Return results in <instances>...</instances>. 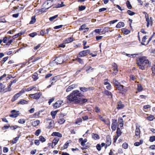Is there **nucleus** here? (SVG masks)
Returning <instances> with one entry per match:
<instances>
[{
  "instance_id": "58836bf2",
  "label": "nucleus",
  "mask_w": 155,
  "mask_h": 155,
  "mask_svg": "<svg viewBox=\"0 0 155 155\" xmlns=\"http://www.w3.org/2000/svg\"><path fill=\"white\" fill-rule=\"evenodd\" d=\"M82 122V119L81 118H78L75 122V124H80V123Z\"/></svg>"
},
{
  "instance_id": "7ed1b4c3",
  "label": "nucleus",
  "mask_w": 155,
  "mask_h": 155,
  "mask_svg": "<svg viewBox=\"0 0 155 155\" xmlns=\"http://www.w3.org/2000/svg\"><path fill=\"white\" fill-rule=\"evenodd\" d=\"M24 92V91L22 90L19 93H18L15 94L13 97L12 98L11 101L12 102H14L16 100L17 98L19 97L22 94H23Z\"/></svg>"
},
{
  "instance_id": "864d4df0",
  "label": "nucleus",
  "mask_w": 155,
  "mask_h": 155,
  "mask_svg": "<svg viewBox=\"0 0 155 155\" xmlns=\"http://www.w3.org/2000/svg\"><path fill=\"white\" fill-rule=\"evenodd\" d=\"M110 28L109 27H105L104 29V33H106L108 32V31L111 32V31L109 30Z\"/></svg>"
},
{
  "instance_id": "e2e57ef3",
  "label": "nucleus",
  "mask_w": 155,
  "mask_h": 155,
  "mask_svg": "<svg viewBox=\"0 0 155 155\" xmlns=\"http://www.w3.org/2000/svg\"><path fill=\"white\" fill-rule=\"evenodd\" d=\"M118 123L119 124L124 123L123 119L122 118H118Z\"/></svg>"
},
{
  "instance_id": "e433bc0d",
  "label": "nucleus",
  "mask_w": 155,
  "mask_h": 155,
  "mask_svg": "<svg viewBox=\"0 0 155 155\" xmlns=\"http://www.w3.org/2000/svg\"><path fill=\"white\" fill-rule=\"evenodd\" d=\"M104 93L107 95L110 96L111 97H112V95L110 92L107 90H105V91Z\"/></svg>"
},
{
  "instance_id": "c85d7f7f",
  "label": "nucleus",
  "mask_w": 155,
  "mask_h": 155,
  "mask_svg": "<svg viewBox=\"0 0 155 155\" xmlns=\"http://www.w3.org/2000/svg\"><path fill=\"white\" fill-rule=\"evenodd\" d=\"M86 25H85V24L81 26V27H80V28H79V29L80 30H82L85 29L87 30V31H88L89 28H86Z\"/></svg>"
},
{
  "instance_id": "bf43d9fd",
  "label": "nucleus",
  "mask_w": 155,
  "mask_h": 155,
  "mask_svg": "<svg viewBox=\"0 0 155 155\" xmlns=\"http://www.w3.org/2000/svg\"><path fill=\"white\" fill-rule=\"evenodd\" d=\"M155 34V32H153V35H152V36L151 37H150L149 38V40H148V41L147 43L146 44V45H147L149 43V42L152 39V38L154 36V35Z\"/></svg>"
},
{
  "instance_id": "9d476101",
  "label": "nucleus",
  "mask_w": 155,
  "mask_h": 155,
  "mask_svg": "<svg viewBox=\"0 0 155 155\" xmlns=\"http://www.w3.org/2000/svg\"><path fill=\"white\" fill-rule=\"evenodd\" d=\"M62 103L63 101H62L58 100L57 101L54 105V108L56 109L59 107Z\"/></svg>"
},
{
  "instance_id": "a211bd4d",
  "label": "nucleus",
  "mask_w": 155,
  "mask_h": 155,
  "mask_svg": "<svg viewBox=\"0 0 155 155\" xmlns=\"http://www.w3.org/2000/svg\"><path fill=\"white\" fill-rule=\"evenodd\" d=\"M140 127V126H138L137 125L136 126V129L135 130V136H138L140 135V130L139 128Z\"/></svg>"
},
{
  "instance_id": "c03bdc74",
  "label": "nucleus",
  "mask_w": 155,
  "mask_h": 155,
  "mask_svg": "<svg viewBox=\"0 0 155 155\" xmlns=\"http://www.w3.org/2000/svg\"><path fill=\"white\" fill-rule=\"evenodd\" d=\"M85 8L86 7L85 6L81 5L79 7V10L80 11H83Z\"/></svg>"
},
{
  "instance_id": "aec40b11",
  "label": "nucleus",
  "mask_w": 155,
  "mask_h": 155,
  "mask_svg": "<svg viewBox=\"0 0 155 155\" xmlns=\"http://www.w3.org/2000/svg\"><path fill=\"white\" fill-rule=\"evenodd\" d=\"M113 83L114 85V86L116 87L117 86H118L120 84L119 82L117 81L115 79H114L113 80Z\"/></svg>"
},
{
  "instance_id": "4d7b16f0",
  "label": "nucleus",
  "mask_w": 155,
  "mask_h": 155,
  "mask_svg": "<svg viewBox=\"0 0 155 155\" xmlns=\"http://www.w3.org/2000/svg\"><path fill=\"white\" fill-rule=\"evenodd\" d=\"M147 118L148 120L152 121L153 119V116L152 115H151L148 117Z\"/></svg>"
},
{
  "instance_id": "a19ab883",
  "label": "nucleus",
  "mask_w": 155,
  "mask_h": 155,
  "mask_svg": "<svg viewBox=\"0 0 155 155\" xmlns=\"http://www.w3.org/2000/svg\"><path fill=\"white\" fill-rule=\"evenodd\" d=\"M117 134L118 137L119 136L121 135V133L119 128L117 127Z\"/></svg>"
},
{
  "instance_id": "79ce46f5",
  "label": "nucleus",
  "mask_w": 155,
  "mask_h": 155,
  "mask_svg": "<svg viewBox=\"0 0 155 155\" xmlns=\"http://www.w3.org/2000/svg\"><path fill=\"white\" fill-rule=\"evenodd\" d=\"M137 90L139 92L143 90V88L140 84H138L137 85Z\"/></svg>"
},
{
  "instance_id": "2f4dec72",
  "label": "nucleus",
  "mask_w": 155,
  "mask_h": 155,
  "mask_svg": "<svg viewBox=\"0 0 155 155\" xmlns=\"http://www.w3.org/2000/svg\"><path fill=\"white\" fill-rule=\"evenodd\" d=\"M20 136H18L15 138H14L12 141V143L13 144H14L16 143L19 138Z\"/></svg>"
},
{
  "instance_id": "ea45409f",
  "label": "nucleus",
  "mask_w": 155,
  "mask_h": 155,
  "mask_svg": "<svg viewBox=\"0 0 155 155\" xmlns=\"http://www.w3.org/2000/svg\"><path fill=\"white\" fill-rule=\"evenodd\" d=\"M39 140L41 142H43L45 141V139L42 136H40L39 137Z\"/></svg>"
},
{
  "instance_id": "f257e3e1",
  "label": "nucleus",
  "mask_w": 155,
  "mask_h": 155,
  "mask_svg": "<svg viewBox=\"0 0 155 155\" xmlns=\"http://www.w3.org/2000/svg\"><path fill=\"white\" fill-rule=\"evenodd\" d=\"M82 95L79 91H74L66 97L67 103H70L71 102H74L75 104L83 105L87 101V99L80 98Z\"/></svg>"
},
{
  "instance_id": "774afa93",
  "label": "nucleus",
  "mask_w": 155,
  "mask_h": 155,
  "mask_svg": "<svg viewBox=\"0 0 155 155\" xmlns=\"http://www.w3.org/2000/svg\"><path fill=\"white\" fill-rule=\"evenodd\" d=\"M34 143L37 145H39L40 144L39 140H35Z\"/></svg>"
},
{
  "instance_id": "423d86ee",
  "label": "nucleus",
  "mask_w": 155,
  "mask_h": 155,
  "mask_svg": "<svg viewBox=\"0 0 155 155\" xmlns=\"http://www.w3.org/2000/svg\"><path fill=\"white\" fill-rule=\"evenodd\" d=\"M41 95V94L40 92L37 93L35 94H30L29 95V97L31 98L38 100L39 98Z\"/></svg>"
},
{
  "instance_id": "9b49d317",
  "label": "nucleus",
  "mask_w": 155,
  "mask_h": 155,
  "mask_svg": "<svg viewBox=\"0 0 155 155\" xmlns=\"http://www.w3.org/2000/svg\"><path fill=\"white\" fill-rule=\"evenodd\" d=\"M80 90L83 92H86L90 90H93V88L92 87H90L86 88L85 87H80Z\"/></svg>"
},
{
  "instance_id": "69168bd1",
  "label": "nucleus",
  "mask_w": 155,
  "mask_h": 155,
  "mask_svg": "<svg viewBox=\"0 0 155 155\" xmlns=\"http://www.w3.org/2000/svg\"><path fill=\"white\" fill-rule=\"evenodd\" d=\"M108 80L107 79H105L104 80V84L105 85H107L110 83L108 82Z\"/></svg>"
},
{
  "instance_id": "c756f323",
  "label": "nucleus",
  "mask_w": 155,
  "mask_h": 155,
  "mask_svg": "<svg viewBox=\"0 0 155 155\" xmlns=\"http://www.w3.org/2000/svg\"><path fill=\"white\" fill-rule=\"evenodd\" d=\"M65 120L63 118L59 119L58 120V123L60 124H64L65 122Z\"/></svg>"
},
{
  "instance_id": "4c0bfd02",
  "label": "nucleus",
  "mask_w": 155,
  "mask_h": 155,
  "mask_svg": "<svg viewBox=\"0 0 155 155\" xmlns=\"http://www.w3.org/2000/svg\"><path fill=\"white\" fill-rule=\"evenodd\" d=\"M127 13L130 16H132L135 14L134 12H132L130 10H128L127 11Z\"/></svg>"
},
{
  "instance_id": "de8ad7c7",
  "label": "nucleus",
  "mask_w": 155,
  "mask_h": 155,
  "mask_svg": "<svg viewBox=\"0 0 155 155\" xmlns=\"http://www.w3.org/2000/svg\"><path fill=\"white\" fill-rule=\"evenodd\" d=\"M64 2H61V4H58L57 5V8H60L62 7L65 6V5L63 4Z\"/></svg>"
},
{
  "instance_id": "680f3d73",
  "label": "nucleus",
  "mask_w": 155,
  "mask_h": 155,
  "mask_svg": "<svg viewBox=\"0 0 155 155\" xmlns=\"http://www.w3.org/2000/svg\"><path fill=\"white\" fill-rule=\"evenodd\" d=\"M54 120H51V121L48 122V123H49V126H48V127H49V128H50L51 127H52L51 124L54 123Z\"/></svg>"
},
{
  "instance_id": "473e14b6",
  "label": "nucleus",
  "mask_w": 155,
  "mask_h": 155,
  "mask_svg": "<svg viewBox=\"0 0 155 155\" xmlns=\"http://www.w3.org/2000/svg\"><path fill=\"white\" fill-rule=\"evenodd\" d=\"M36 21L35 16H33L31 18V20L30 21L29 23L30 24H33Z\"/></svg>"
},
{
  "instance_id": "5701e85b",
  "label": "nucleus",
  "mask_w": 155,
  "mask_h": 155,
  "mask_svg": "<svg viewBox=\"0 0 155 155\" xmlns=\"http://www.w3.org/2000/svg\"><path fill=\"white\" fill-rule=\"evenodd\" d=\"M74 41L73 38L70 37L67 38L65 40V43H68L72 42Z\"/></svg>"
},
{
  "instance_id": "a878e982",
  "label": "nucleus",
  "mask_w": 155,
  "mask_h": 155,
  "mask_svg": "<svg viewBox=\"0 0 155 155\" xmlns=\"http://www.w3.org/2000/svg\"><path fill=\"white\" fill-rule=\"evenodd\" d=\"M92 138L96 140L100 138L99 136L97 134H92Z\"/></svg>"
},
{
  "instance_id": "3c124183",
  "label": "nucleus",
  "mask_w": 155,
  "mask_h": 155,
  "mask_svg": "<svg viewBox=\"0 0 155 155\" xmlns=\"http://www.w3.org/2000/svg\"><path fill=\"white\" fill-rule=\"evenodd\" d=\"M87 140L86 139H84V140L81 141V145L82 146H84L85 145V143L87 142Z\"/></svg>"
},
{
  "instance_id": "dca6fc26",
  "label": "nucleus",
  "mask_w": 155,
  "mask_h": 155,
  "mask_svg": "<svg viewBox=\"0 0 155 155\" xmlns=\"http://www.w3.org/2000/svg\"><path fill=\"white\" fill-rule=\"evenodd\" d=\"M111 143V138H110V137H107L106 140V148L107 147V146H110Z\"/></svg>"
},
{
  "instance_id": "7c9ffc66",
  "label": "nucleus",
  "mask_w": 155,
  "mask_h": 155,
  "mask_svg": "<svg viewBox=\"0 0 155 155\" xmlns=\"http://www.w3.org/2000/svg\"><path fill=\"white\" fill-rule=\"evenodd\" d=\"M147 36L145 35L142 38V42H141V44L143 45H147L146 44H145L144 43V42H145L146 41V40L147 39Z\"/></svg>"
},
{
  "instance_id": "603ef678",
  "label": "nucleus",
  "mask_w": 155,
  "mask_h": 155,
  "mask_svg": "<svg viewBox=\"0 0 155 155\" xmlns=\"http://www.w3.org/2000/svg\"><path fill=\"white\" fill-rule=\"evenodd\" d=\"M25 122V120L24 119H20L19 120L18 122L21 124H24Z\"/></svg>"
},
{
  "instance_id": "052dcab7",
  "label": "nucleus",
  "mask_w": 155,
  "mask_h": 155,
  "mask_svg": "<svg viewBox=\"0 0 155 155\" xmlns=\"http://www.w3.org/2000/svg\"><path fill=\"white\" fill-rule=\"evenodd\" d=\"M101 29H96L94 31L97 33L99 34L101 33Z\"/></svg>"
},
{
  "instance_id": "5fc2aeb1",
  "label": "nucleus",
  "mask_w": 155,
  "mask_h": 155,
  "mask_svg": "<svg viewBox=\"0 0 155 155\" xmlns=\"http://www.w3.org/2000/svg\"><path fill=\"white\" fill-rule=\"evenodd\" d=\"M104 123L108 125H110V122L109 119H108L106 120L104 122Z\"/></svg>"
},
{
  "instance_id": "cd10ccee",
  "label": "nucleus",
  "mask_w": 155,
  "mask_h": 155,
  "mask_svg": "<svg viewBox=\"0 0 155 155\" xmlns=\"http://www.w3.org/2000/svg\"><path fill=\"white\" fill-rule=\"evenodd\" d=\"M126 5L127 8L129 9H131L132 8V6L130 4V1L127 0L126 2Z\"/></svg>"
},
{
  "instance_id": "6e6d98bb",
  "label": "nucleus",
  "mask_w": 155,
  "mask_h": 155,
  "mask_svg": "<svg viewBox=\"0 0 155 155\" xmlns=\"http://www.w3.org/2000/svg\"><path fill=\"white\" fill-rule=\"evenodd\" d=\"M10 128L12 130H15L18 128V126L16 125L10 126Z\"/></svg>"
},
{
  "instance_id": "13d9d810",
  "label": "nucleus",
  "mask_w": 155,
  "mask_h": 155,
  "mask_svg": "<svg viewBox=\"0 0 155 155\" xmlns=\"http://www.w3.org/2000/svg\"><path fill=\"white\" fill-rule=\"evenodd\" d=\"M94 110L95 112L96 113H99L100 111V109L97 107H95Z\"/></svg>"
},
{
  "instance_id": "8fccbe9b",
  "label": "nucleus",
  "mask_w": 155,
  "mask_h": 155,
  "mask_svg": "<svg viewBox=\"0 0 155 155\" xmlns=\"http://www.w3.org/2000/svg\"><path fill=\"white\" fill-rule=\"evenodd\" d=\"M58 17V15H56L53 16L49 18L50 21H52Z\"/></svg>"
},
{
  "instance_id": "ddd939ff",
  "label": "nucleus",
  "mask_w": 155,
  "mask_h": 155,
  "mask_svg": "<svg viewBox=\"0 0 155 155\" xmlns=\"http://www.w3.org/2000/svg\"><path fill=\"white\" fill-rule=\"evenodd\" d=\"M59 138L58 137H55L54 139L53 140L52 142V144L51 145L52 148H53L54 147V146H53V144H54V146H55L58 143V141H59Z\"/></svg>"
},
{
  "instance_id": "f3484780",
  "label": "nucleus",
  "mask_w": 155,
  "mask_h": 155,
  "mask_svg": "<svg viewBox=\"0 0 155 155\" xmlns=\"http://www.w3.org/2000/svg\"><path fill=\"white\" fill-rule=\"evenodd\" d=\"M12 85V84H10L7 87L4 89V88L3 89V91L4 92H6L8 91H11L12 89L11 88V87Z\"/></svg>"
},
{
  "instance_id": "6e6552de",
  "label": "nucleus",
  "mask_w": 155,
  "mask_h": 155,
  "mask_svg": "<svg viewBox=\"0 0 155 155\" xmlns=\"http://www.w3.org/2000/svg\"><path fill=\"white\" fill-rule=\"evenodd\" d=\"M112 123L111 124V128L113 131H115L117 128V120L115 119H112Z\"/></svg>"
},
{
  "instance_id": "2eb2a0df",
  "label": "nucleus",
  "mask_w": 155,
  "mask_h": 155,
  "mask_svg": "<svg viewBox=\"0 0 155 155\" xmlns=\"http://www.w3.org/2000/svg\"><path fill=\"white\" fill-rule=\"evenodd\" d=\"M84 68H87L86 70V71L87 72V73H88L90 72H92L94 70V68H92V67L91 66H88L87 67V66L86 64Z\"/></svg>"
},
{
  "instance_id": "4be33fe9",
  "label": "nucleus",
  "mask_w": 155,
  "mask_h": 155,
  "mask_svg": "<svg viewBox=\"0 0 155 155\" xmlns=\"http://www.w3.org/2000/svg\"><path fill=\"white\" fill-rule=\"evenodd\" d=\"M28 102L25 100H21L18 103V104H27Z\"/></svg>"
},
{
  "instance_id": "f8f14e48",
  "label": "nucleus",
  "mask_w": 155,
  "mask_h": 155,
  "mask_svg": "<svg viewBox=\"0 0 155 155\" xmlns=\"http://www.w3.org/2000/svg\"><path fill=\"white\" fill-rule=\"evenodd\" d=\"M125 107L124 104H123L121 101L117 102V108L118 110L123 109Z\"/></svg>"
},
{
  "instance_id": "393cba45",
  "label": "nucleus",
  "mask_w": 155,
  "mask_h": 155,
  "mask_svg": "<svg viewBox=\"0 0 155 155\" xmlns=\"http://www.w3.org/2000/svg\"><path fill=\"white\" fill-rule=\"evenodd\" d=\"M58 111V110H56L54 111H52L51 113V114L52 116V118L53 119H54L55 118V116L57 112Z\"/></svg>"
},
{
  "instance_id": "b1692460",
  "label": "nucleus",
  "mask_w": 155,
  "mask_h": 155,
  "mask_svg": "<svg viewBox=\"0 0 155 155\" xmlns=\"http://www.w3.org/2000/svg\"><path fill=\"white\" fill-rule=\"evenodd\" d=\"M122 32L126 35L128 34L130 32V31L126 28H122L121 29Z\"/></svg>"
},
{
  "instance_id": "1a4fd4ad",
  "label": "nucleus",
  "mask_w": 155,
  "mask_h": 155,
  "mask_svg": "<svg viewBox=\"0 0 155 155\" xmlns=\"http://www.w3.org/2000/svg\"><path fill=\"white\" fill-rule=\"evenodd\" d=\"M112 66L113 68V70L114 71V72L112 73V74L113 75H116V74L118 72V67L116 64L115 63H113Z\"/></svg>"
},
{
  "instance_id": "09e8293b",
  "label": "nucleus",
  "mask_w": 155,
  "mask_h": 155,
  "mask_svg": "<svg viewBox=\"0 0 155 155\" xmlns=\"http://www.w3.org/2000/svg\"><path fill=\"white\" fill-rule=\"evenodd\" d=\"M41 132V130L39 129L36 130V131L35 132V135L38 136L39 135Z\"/></svg>"
},
{
  "instance_id": "49530a36",
  "label": "nucleus",
  "mask_w": 155,
  "mask_h": 155,
  "mask_svg": "<svg viewBox=\"0 0 155 155\" xmlns=\"http://www.w3.org/2000/svg\"><path fill=\"white\" fill-rule=\"evenodd\" d=\"M37 35V33L36 32H35L32 33H31L29 34V35L30 37H34L35 36Z\"/></svg>"
},
{
  "instance_id": "338daca9",
  "label": "nucleus",
  "mask_w": 155,
  "mask_h": 155,
  "mask_svg": "<svg viewBox=\"0 0 155 155\" xmlns=\"http://www.w3.org/2000/svg\"><path fill=\"white\" fill-rule=\"evenodd\" d=\"M96 148L99 151H100L101 150V145L100 144H98L96 146Z\"/></svg>"
},
{
  "instance_id": "f03ea898",
  "label": "nucleus",
  "mask_w": 155,
  "mask_h": 155,
  "mask_svg": "<svg viewBox=\"0 0 155 155\" xmlns=\"http://www.w3.org/2000/svg\"><path fill=\"white\" fill-rule=\"evenodd\" d=\"M137 64L139 68L142 70H144L145 68H147L150 66V63L149 62V60L145 57L140 58L139 60L137 61Z\"/></svg>"
},
{
  "instance_id": "20e7f679",
  "label": "nucleus",
  "mask_w": 155,
  "mask_h": 155,
  "mask_svg": "<svg viewBox=\"0 0 155 155\" xmlns=\"http://www.w3.org/2000/svg\"><path fill=\"white\" fill-rule=\"evenodd\" d=\"M54 62L58 64H62L63 62V57L62 56H60L58 57H56V58L52 61L53 63Z\"/></svg>"
},
{
  "instance_id": "0e129e2a",
  "label": "nucleus",
  "mask_w": 155,
  "mask_h": 155,
  "mask_svg": "<svg viewBox=\"0 0 155 155\" xmlns=\"http://www.w3.org/2000/svg\"><path fill=\"white\" fill-rule=\"evenodd\" d=\"M122 146V147L124 149H127L128 148V145L127 143H124Z\"/></svg>"
},
{
  "instance_id": "bb28decb",
  "label": "nucleus",
  "mask_w": 155,
  "mask_h": 155,
  "mask_svg": "<svg viewBox=\"0 0 155 155\" xmlns=\"http://www.w3.org/2000/svg\"><path fill=\"white\" fill-rule=\"evenodd\" d=\"M116 88L120 91H124V86L120 84L117 86Z\"/></svg>"
},
{
  "instance_id": "0eeeda50",
  "label": "nucleus",
  "mask_w": 155,
  "mask_h": 155,
  "mask_svg": "<svg viewBox=\"0 0 155 155\" xmlns=\"http://www.w3.org/2000/svg\"><path fill=\"white\" fill-rule=\"evenodd\" d=\"M52 4V2L51 1L48 0L44 2L43 5L45 8L47 9L51 7Z\"/></svg>"
},
{
  "instance_id": "72a5a7b5",
  "label": "nucleus",
  "mask_w": 155,
  "mask_h": 155,
  "mask_svg": "<svg viewBox=\"0 0 155 155\" xmlns=\"http://www.w3.org/2000/svg\"><path fill=\"white\" fill-rule=\"evenodd\" d=\"M32 78L34 81H35L38 79V74L37 73H34L32 75Z\"/></svg>"
},
{
  "instance_id": "39448f33",
  "label": "nucleus",
  "mask_w": 155,
  "mask_h": 155,
  "mask_svg": "<svg viewBox=\"0 0 155 155\" xmlns=\"http://www.w3.org/2000/svg\"><path fill=\"white\" fill-rule=\"evenodd\" d=\"M90 51L89 50H84L82 51H81L79 53V57H82L86 56L88 54H90Z\"/></svg>"
},
{
  "instance_id": "a18cd8bd",
  "label": "nucleus",
  "mask_w": 155,
  "mask_h": 155,
  "mask_svg": "<svg viewBox=\"0 0 155 155\" xmlns=\"http://www.w3.org/2000/svg\"><path fill=\"white\" fill-rule=\"evenodd\" d=\"M149 141L150 142H153L154 141H155V136H152L150 137Z\"/></svg>"
},
{
  "instance_id": "6ab92c4d",
  "label": "nucleus",
  "mask_w": 155,
  "mask_h": 155,
  "mask_svg": "<svg viewBox=\"0 0 155 155\" xmlns=\"http://www.w3.org/2000/svg\"><path fill=\"white\" fill-rule=\"evenodd\" d=\"M51 135L52 136H55L58 137H62V135L61 134L58 132H53L52 133Z\"/></svg>"
},
{
  "instance_id": "c9c22d12",
  "label": "nucleus",
  "mask_w": 155,
  "mask_h": 155,
  "mask_svg": "<svg viewBox=\"0 0 155 155\" xmlns=\"http://www.w3.org/2000/svg\"><path fill=\"white\" fill-rule=\"evenodd\" d=\"M75 60L76 61H77L78 62H79L80 64H84V61L83 60L80 58H75Z\"/></svg>"
},
{
  "instance_id": "f704fd0d",
  "label": "nucleus",
  "mask_w": 155,
  "mask_h": 155,
  "mask_svg": "<svg viewBox=\"0 0 155 155\" xmlns=\"http://www.w3.org/2000/svg\"><path fill=\"white\" fill-rule=\"evenodd\" d=\"M19 114L18 113H12V114L9 115V116L12 117L16 118L18 116Z\"/></svg>"
},
{
  "instance_id": "4468645a",
  "label": "nucleus",
  "mask_w": 155,
  "mask_h": 155,
  "mask_svg": "<svg viewBox=\"0 0 155 155\" xmlns=\"http://www.w3.org/2000/svg\"><path fill=\"white\" fill-rule=\"evenodd\" d=\"M76 85L75 84L71 85L68 87L66 90V91L67 92H69L74 88H76Z\"/></svg>"
},
{
  "instance_id": "412c9836",
  "label": "nucleus",
  "mask_w": 155,
  "mask_h": 155,
  "mask_svg": "<svg viewBox=\"0 0 155 155\" xmlns=\"http://www.w3.org/2000/svg\"><path fill=\"white\" fill-rule=\"evenodd\" d=\"M124 24L123 22H119L116 26V27L117 28H120L122 27H124Z\"/></svg>"
},
{
  "instance_id": "37998d69",
  "label": "nucleus",
  "mask_w": 155,
  "mask_h": 155,
  "mask_svg": "<svg viewBox=\"0 0 155 155\" xmlns=\"http://www.w3.org/2000/svg\"><path fill=\"white\" fill-rule=\"evenodd\" d=\"M146 19V21L147 22V23L148 22V23H150V24H151V25H152V21H151L150 20L149 18V16L147 17V18H145Z\"/></svg>"
}]
</instances>
